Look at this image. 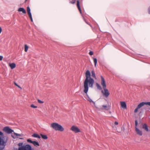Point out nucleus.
<instances>
[{
	"instance_id": "f257e3e1",
	"label": "nucleus",
	"mask_w": 150,
	"mask_h": 150,
	"mask_svg": "<svg viewBox=\"0 0 150 150\" xmlns=\"http://www.w3.org/2000/svg\"><path fill=\"white\" fill-rule=\"evenodd\" d=\"M94 82V79L91 77L90 72L89 70H87L86 72V79L83 84V92L86 95L88 90V85L89 87L93 88Z\"/></svg>"
},
{
	"instance_id": "f03ea898",
	"label": "nucleus",
	"mask_w": 150,
	"mask_h": 150,
	"mask_svg": "<svg viewBox=\"0 0 150 150\" xmlns=\"http://www.w3.org/2000/svg\"><path fill=\"white\" fill-rule=\"evenodd\" d=\"M101 84L103 90L101 91V93L104 97L107 98L110 95V93L108 90L106 88V85L104 78L102 76H101Z\"/></svg>"
},
{
	"instance_id": "7ed1b4c3",
	"label": "nucleus",
	"mask_w": 150,
	"mask_h": 150,
	"mask_svg": "<svg viewBox=\"0 0 150 150\" xmlns=\"http://www.w3.org/2000/svg\"><path fill=\"white\" fill-rule=\"evenodd\" d=\"M50 127L56 131L63 132L64 130V128L62 125L57 123H51Z\"/></svg>"
},
{
	"instance_id": "20e7f679",
	"label": "nucleus",
	"mask_w": 150,
	"mask_h": 150,
	"mask_svg": "<svg viewBox=\"0 0 150 150\" xmlns=\"http://www.w3.org/2000/svg\"><path fill=\"white\" fill-rule=\"evenodd\" d=\"M4 133L0 131V145L1 146H5L6 143L7 139L5 141L4 140Z\"/></svg>"
},
{
	"instance_id": "39448f33",
	"label": "nucleus",
	"mask_w": 150,
	"mask_h": 150,
	"mask_svg": "<svg viewBox=\"0 0 150 150\" xmlns=\"http://www.w3.org/2000/svg\"><path fill=\"white\" fill-rule=\"evenodd\" d=\"M3 131L6 133L10 134L14 132V130L8 126L5 127L3 129Z\"/></svg>"
},
{
	"instance_id": "423d86ee",
	"label": "nucleus",
	"mask_w": 150,
	"mask_h": 150,
	"mask_svg": "<svg viewBox=\"0 0 150 150\" xmlns=\"http://www.w3.org/2000/svg\"><path fill=\"white\" fill-rule=\"evenodd\" d=\"M70 129L75 133H78L81 132V131L79 128L74 125L72 126Z\"/></svg>"
},
{
	"instance_id": "0eeeda50",
	"label": "nucleus",
	"mask_w": 150,
	"mask_h": 150,
	"mask_svg": "<svg viewBox=\"0 0 150 150\" xmlns=\"http://www.w3.org/2000/svg\"><path fill=\"white\" fill-rule=\"evenodd\" d=\"M148 105L150 106V102H143L140 103L137 106L138 108L140 109L144 105Z\"/></svg>"
},
{
	"instance_id": "6e6552de",
	"label": "nucleus",
	"mask_w": 150,
	"mask_h": 150,
	"mask_svg": "<svg viewBox=\"0 0 150 150\" xmlns=\"http://www.w3.org/2000/svg\"><path fill=\"white\" fill-rule=\"evenodd\" d=\"M29 143L33 144L35 146L37 147L40 146V144L38 142L32 141L30 139H29Z\"/></svg>"
},
{
	"instance_id": "1a4fd4ad",
	"label": "nucleus",
	"mask_w": 150,
	"mask_h": 150,
	"mask_svg": "<svg viewBox=\"0 0 150 150\" xmlns=\"http://www.w3.org/2000/svg\"><path fill=\"white\" fill-rule=\"evenodd\" d=\"M102 110H108L110 109V106L109 105L107 106V105H103L102 106V107L100 108Z\"/></svg>"
},
{
	"instance_id": "9d476101",
	"label": "nucleus",
	"mask_w": 150,
	"mask_h": 150,
	"mask_svg": "<svg viewBox=\"0 0 150 150\" xmlns=\"http://www.w3.org/2000/svg\"><path fill=\"white\" fill-rule=\"evenodd\" d=\"M135 130L136 133L138 135L140 136H141L142 135V131L138 128H136L135 129Z\"/></svg>"
},
{
	"instance_id": "9b49d317",
	"label": "nucleus",
	"mask_w": 150,
	"mask_h": 150,
	"mask_svg": "<svg viewBox=\"0 0 150 150\" xmlns=\"http://www.w3.org/2000/svg\"><path fill=\"white\" fill-rule=\"evenodd\" d=\"M121 107L123 109H126L127 108V105L125 102L121 101L120 102Z\"/></svg>"
},
{
	"instance_id": "f8f14e48",
	"label": "nucleus",
	"mask_w": 150,
	"mask_h": 150,
	"mask_svg": "<svg viewBox=\"0 0 150 150\" xmlns=\"http://www.w3.org/2000/svg\"><path fill=\"white\" fill-rule=\"evenodd\" d=\"M142 129L146 132H148L149 131L148 126L146 124H144L143 125Z\"/></svg>"
},
{
	"instance_id": "ddd939ff",
	"label": "nucleus",
	"mask_w": 150,
	"mask_h": 150,
	"mask_svg": "<svg viewBox=\"0 0 150 150\" xmlns=\"http://www.w3.org/2000/svg\"><path fill=\"white\" fill-rule=\"evenodd\" d=\"M18 11L19 12H22L23 14H25L26 13V11L23 8H20L18 9Z\"/></svg>"
},
{
	"instance_id": "4468645a",
	"label": "nucleus",
	"mask_w": 150,
	"mask_h": 150,
	"mask_svg": "<svg viewBox=\"0 0 150 150\" xmlns=\"http://www.w3.org/2000/svg\"><path fill=\"white\" fill-rule=\"evenodd\" d=\"M13 133H14V134L16 136H22L23 135V134H18V133H16L15 132H13ZM11 137H12L13 138V139H15L16 138H18V137H15L13 135H11Z\"/></svg>"
},
{
	"instance_id": "2eb2a0df",
	"label": "nucleus",
	"mask_w": 150,
	"mask_h": 150,
	"mask_svg": "<svg viewBox=\"0 0 150 150\" xmlns=\"http://www.w3.org/2000/svg\"><path fill=\"white\" fill-rule=\"evenodd\" d=\"M9 66L11 69H13L16 67V65L15 63H10L9 64Z\"/></svg>"
},
{
	"instance_id": "dca6fc26",
	"label": "nucleus",
	"mask_w": 150,
	"mask_h": 150,
	"mask_svg": "<svg viewBox=\"0 0 150 150\" xmlns=\"http://www.w3.org/2000/svg\"><path fill=\"white\" fill-rule=\"evenodd\" d=\"M77 6L81 13V11L80 6V3L79 0L77 1Z\"/></svg>"
},
{
	"instance_id": "f3484780",
	"label": "nucleus",
	"mask_w": 150,
	"mask_h": 150,
	"mask_svg": "<svg viewBox=\"0 0 150 150\" xmlns=\"http://www.w3.org/2000/svg\"><path fill=\"white\" fill-rule=\"evenodd\" d=\"M30 9L29 7V17L30 18L31 21L32 22H33V19L32 17L31 14L30 12Z\"/></svg>"
},
{
	"instance_id": "a211bd4d",
	"label": "nucleus",
	"mask_w": 150,
	"mask_h": 150,
	"mask_svg": "<svg viewBox=\"0 0 150 150\" xmlns=\"http://www.w3.org/2000/svg\"><path fill=\"white\" fill-rule=\"evenodd\" d=\"M40 135L42 138L44 139H47L48 137L47 135L40 134Z\"/></svg>"
},
{
	"instance_id": "6ab92c4d",
	"label": "nucleus",
	"mask_w": 150,
	"mask_h": 150,
	"mask_svg": "<svg viewBox=\"0 0 150 150\" xmlns=\"http://www.w3.org/2000/svg\"><path fill=\"white\" fill-rule=\"evenodd\" d=\"M96 86L97 88L99 90H101L102 89V88L101 86L98 83H96Z\"/></svg>"
},
{
	"instance_id": "aec40b11",
	"label": "nucleus",
	"mask_w": 150,
	"mask_h": 150,
	"mask_svg": "<svg viewBox=\"0 0 150 150\" xmlns=\"http://www.w3.org/2000/svg\"><path fill=\"white\" fill-rule=\"evenodd\" d=\"M32 136L33 137L38 138L39 139H40V137L38 135L35 133L33 134L32 135Z\"/></svg>"
},
{
	"instance_id": "412c9836",
	"label": "nucleus",
	"mask_w": 150,
	"mask_h": 150,
	"mask_svg": "<svg viewBox=\"0 0 150 150\" xmlns=\"http://www.w3.org/2000/svg\"><path fill=\"white\" fill-rule=\"evenodd\" d=\"M91 75L94 78L96 79L95 72L93 71H91Z\"/></svg>"
},
{
	"instance_id": "4be33fe9",
	"label": "nucleus",
	"mask_w": 150,
	"mask_h": 150,
	"mask_svg": "<svg viewBox=\"0 0 150 150\" xmlns=\"http://www.w3.org/2000/svg\"><path fill=\"white\" fill-rule=\"evenodd\" d=\"M93 59V62L95 64V67H96L97 63V59L96 58L94 57L92 58Z\"/></svg>"
},
{
	"instance_id": "5701e85b",
	"label": "nucleus",
	"mask_w": 150,
	"mask_h": 150,
	"mask_svg": "<svg viewBox=\"0 0 150 150\" xmlns=\"http://www.w3.org/2000/svg\"><path fill=\"white\" fill-rule=\"evenodd\" d=\"M76 0H70L69 3L72 4H74Z\"/></svg>"
},
{
	"instance_id": "b1692460",
	"label": "nucleus",
	"mask_w": 150,
	"mask_h": 150,
	"mask_svg": "<svg viewBox=\"0 0 150 150\" xmlns=\"http://www.w3.org/2000/svg\"><path fill=\"white\" fill-rule=\"evenodd\" d=\"M88 96V98H87V100L89 101L90 102H92L94 104H95V103L93 101H92V100Z\"/></svg>"
},
{
	"instance_id": "393cba45",
	"label": "nucleus",
	"mask_w": 150,
	"mask_h": 150,
	"mask_svg": "<svg viewBox=\"0 0 150 150\" xmlns=\"http://www.w3.org/2000/svg\"><path fill=\"white\" fill-rule=\"evenodd\" d=\"M28 50V46L27 45H25V52H27Z\"/></svg>"
},
{
	"instance_id": "a878e982",
	"label": "nucleus",
	"mask_w": 150,
	"mask_h": 150,
	"mask_svg": "<svg viewBox=\"0 0 150 150\" xmlns=\"http://www.w3.org/2000/svg\"><path fill=\"white\" fill-rule=\"evenodd\" d=\"M14 85L18 87V88H20L21 89H22V88L18 85L16 82L15 81L14 82Z\"/></svg>"
},
{
	"instance_id": "bb28decb",
	"label": "nucleus",
	"mask_w": 150,
	"mask_h": 150,
	"mask_svg": "<svg viewBox=\"0 0 150 150\" xmlns=\"http://www.w3.org/2000/svg\"><path fill=\"white\" fill-rule=\"evenodd\" d=\"M138 125V122L137 120L135 121V129L137 128V126Z\"/></svg>"
},
{
	"instance_id": "cd10ccee",
	"label": "nucleus",
	"mask_w": 150,
	"mask_h": 150,
	"mask_svg": "<svg viewBox=\"0 0 150 150\" xmlns=\"http://www.w3.org/2000/svg\"><path fill=\"white\" fill-rule=\"evenodd\" d=\"M38 101L39 103H40V104H42V103H44L43 101L42 100H41L39 99H38Z\"/></svg>"
},
{
	"instance_id": "c85d7f7f",
	"label": "nucleus",
	"mask_w": 150,
	"mask_h": 150,
	"mask_svg": "<svg viewBox=\"0 0 150 150\" xmlns=\"http://www.w3.org/2000/svg\"><path fill=\"white\" fill-rule=\"evenodd\" d=\"M32 108H37V106H35L34 105L32 104V105H31L30 106Z\"/></svg>"
},
{
	"instance_id": "c756f323",
	"label": "nucleus",
	"mask_w": 150,
	"mask_h": 150,
	"mask_svg": "<svg viewBox=\"0 0 150 150\" xmlns=\"http://www.w3.org/2000/svg\"><path fill=\"white\" fill-rule=\"evenodd\" d=\"M139 109V108H138V107H137L134 110V113H136L138 112V110Z\"/></svg>"
},
{
	"instance_id": "7c9ffc66",
	"label": "nucleus",
	"mask_w": 150,
	"mask_h": 150,
	"mask_svg": "<svg viewBox=\"0 0 150 150\" xmlns=\"http://www.w3.org/2000/svg\"><path fill=\"white\" fill-rule=\"evenodd\" d=\"M148 12L149 14H150V6L149 7L148 9Z\"/></svg>"
},
{
	"instance_id": "2f4dec72",
	"label": "nucleus",
	"mask_w": 150,
	"mask_h": 150,
	"mask_svg": "<svg viewBox=\"0 0 150 150\" xmlns=\"http://www.w3.org/2000/svg\"><path fill=\"white\" fill-rule=\"evenodd\" d=\"M89 54L90 55H92L93 54V53L92 51H91L89 52Z\"/></svg>"
},
{
	"instance_id": "473e14b6",
	"label": "nucleus",
	"mask_w": 150,
	"mask_h": 150,
	"mask_svg": "<svg viewBox=\"0 0 150 150\" xmlns=\"http://www.w3.org/2000/svg\"><path fill=\"white\" fill-rule=\"evenodd\" d=\"M29 150H32V148L31 146L29 145Z\"/></svg>"
},
{
	"instance_id": "72a5a7b5",
	"label": "nucleus",
	"mask_w": 150,
	"mask_h": 150,
	"mask_svg": "<svg viewBox=\"0 0 150 150\" xmlns=\"http://www.w3.org/2000/svg\"><path fill=\"white\" fill-rule=\"evenodd\" d=\"M4 147L5 146H3V147H0V150H3V149H4Z\"/></svg>"
},
{
	"instance_id": "f704fd0d",
	"label": "nucleus",
	"mask_w": 150,
	"mask_h": 150,
	"mask_svg": "<svg viewBox=\"0 0 150 150\" xmlns=\"http://www.w3.org/2000/svg\"><path fill=\"white\" fill-rule=\"evenodd\" d=\"M3 58V57L2 56H0V61H1Z\"/></svg>"
},
{
	"instance_id": "c9c22d12",
	"label": "nucleus",
	"mask_w": 150,
	"mask_h": 150,
	"mask_svg": "<svg viewBox=\"0 0 150 150\" xmlns=\"http://www.w3.org/2000/svg\"><path fill=\"white\" fill-rule=\"evenodd\" d=\"M118 124V122L117 121H115V125H117Z\"/></svg>"
},
{
	"instance_id": "e433bc0d",
	"label": "nucleus",
	"mask_w": 150,
	"mask_h": 150,
	"mask_svg": "<svg viewBox=\"0 0 150 150\" xmlns=\"http://www.w3.org/2000/svg\"><path fill=\"white\" fill-rule=\"evenodd\" d=\"M26 8H27V9H26L27 12V13H28V6Z\"/></svg>"
},
{
	"instance_id": "4c0bfd02",
	"label": "nucleus",
	"mask_w": 150,
	"mask_h": 150,
	"mask_svg": "<svg viewBox=\"0 0 150 150\" xmlns=\"http://www.w3.org/2000/svg\"><path fill=\"white\" fill-rule=\"evenodd\" d=\"M2 31V29L1 27H0V34L1 33V32Z\"/></svg>"
},
{
	"instance_id": "58836bf2",
	"label": "nucleus",
	"mask_w": 150,
	"mask_h": 150,
	"mask_svg": "<svg viewBox=\"0 0 150 150\" xmlns=\"http://www.w3.org/2000/svg\"><path fill=\"white\" fill-rule=\"evenodd\" d=\"M19 139H23V138H19Z\"/></svg>"
},
{
	"instance_id": "ea45409f",
	"label": "nucleus",
	"mask_w": 150,
	"mask_h": 150,
	"mask_svg": "<svg viewBox=\"0 0 150 150\" xmlns=\"http://www.w3.org/2000/svg\"><path fill=\"white\" fill-rule=\"evenodd\" d=\"M28 139H27V142H28Z\"/></svg>"
},
{
	"instance_id": "a19ab883",
	"label": "nucleus",
	"mask_w": 150,
	"mask_h": 150,
	"mask_svg": "<svg viewBox=\"0 0 150 150\" xmlns=\"http://www.w3.org/2000/svg\"><path fill=\"white\" fill-rule=\"evenodd\" d=\"M28 0H25V2H26V1H27Z\"/></svg>"
},
{
	"instance_id": "79ce46f5",
	"label": "nucleus",
	"mask_w": 150,
	"mask_h": 150,
	"mask_svg": "<svg viewBox=\"0 0 150 150\" xmlns=\"http://www.w3.org/2000/svg\"><path fill=\"white\" fill-rule=\"evenodd\" d=\"M67 150V149H66V150Z\"/></svg>"
}]
</instances>
